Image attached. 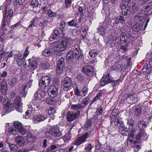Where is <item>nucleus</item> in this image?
<instances>
[{"mask_svg": "<svg viewBox=\"0 0 152 152\" xmlns=\"http://www.w3.org/2000/svg\"><path fill=\"white\" fill-rule=\"evenodd\" d=\"M120 42L121 43H126L127 39V37L126 34L125 33H122L119 37Z\"/></svg>", "mask_w": 152, "mask_h": 152, "instance_id": "nucleus-33", "label": "nucleus"}, {"mask_svg": "<svg viewBox=\"0 0 152 152\" xmlns=\"http://www.w3.org/2000/svg\"><path fill=\"white\" fill-rule=\"evenodd\" d=\"M115 44L114 37L111 35L109 36L107 39V44L109 45L110 47H112L115 45Z\"/></svg>", "mask_w": 152, "mask_h": 152, "instance_id": "nucleus-26", "label": "nucleus"}, {"mask_svg": "<svg viewBox=\"0 0 152 152\" xmlns=\"http://www.w3.org/2000/svg\"><path fill=\"white\" fill-rule=\"evenodd\" d=\"M7 85H0L1 89V91L3 94H4L7 93Z\"/></svg>", "mask_w": 152, "mask_h": 152, "instance_id": "nucleus-44", "label": "nucleus"}, {"mask_svg": "<svg viewBox=\"0 0 152 152\" xmlns=\"http://www.w3.org/2000/svg\"><path fill=\"white\" fill-rule=\"evenodd\" d=\"M74 92L75 95L77 96H81V91H79L78 88L76 87L74 89Z\"/></svg>", "mask_w": 152, "mask_h": 152, "instance_id": "nucleus-59", "label": "nucleus"}, {"mask_svg": "<svg viewBox=\"0 0 152 152\" xmlns=\"http://www.w3.org/2000/svg\"><path fill=\"white\" fill-rule=\"evenodd\" d=\"M123 69V66L121 64H118L115 66L114 69L116 70H118V71L121 72Z\"/></svg>", "mask_w": 152, "mask_h": 152, "instance_id": "nucleus-56", "label": "nucleus"}, {"mask_svg": "<svg viewBox=\"0 0 152 152\" xmlns=\"http://www.w3.org/2000/svg\"><path fill=\"white\" fill-rule=\"evenodd\" d=\"M77 20L75 19H73L71 21L67 22V24L69 26H75L77 25Z\"/></svg>", "mask_w": 152, "mask_h": 152, "instance_id": "nucleus-41", "label": "nucleus"}, {"mask_svg": "<svg viewBox=\"0 0 152 152\" xmlns=\"http://www.w3.org/2000/svg\"><path fill=\"white\" fill-rule=\"evenodd\" d=\"M45 102L48 104L50 105L54 104L55 103V102L52 98H47L45 99Z\"/></svg>", "mask_w": 152, "mask_h": 152, "instance_id": "nucleus-52", "label": "nucleus"}, {"mask_svg": "<svg viewBox=\"0 0 152 152\" xmlns=\"http://www.w3.org/2000/svg\"><path fill=\"white\" fill-rule=\"evenodd\" d=\"M77 114L76 113H73L71 112H68L67 113L66 118L69 121H72L77 118Z\"/></svg>", "mask_w": 152, "mask_h": 152, "instance_id": "nucleus-20", "label": "nucleus"}, {"mask_svg": "<svg viewBox=\"0 0 152 152\" xmlns=\"http://www.w3.org/2000/svg\"><path fill=\"white\" fill-rule=\"evenodd\" d=\"M45 95V93L44 91H38L35 94L34 97L36 99H41L44 97Z\"/></svg>", "mask_w": 152, "mask_h": 152, "instance_id": "nucleus-22", "label": "nucleus"}, {"mask_svg": "<svg viewBox=\"0 0 152 152\" xmlns=\"http://www.w3.org/2000/svg\"><path fill=\"white\" fill-rule=\"evenodd\" d=\"M28 61L29 63V65L30 66L32 69L34 70L37 68L38 66L37 62L33 58L29 59Z\"/></svg>", "mask_w": 152, "mask_h": 152, "instance_id": "nucleus-19", "label": "nucleus"}, {"mask_svg": "<svg viewBox=\"0 0 152 152\" xmlns=\"http://www.w3.org/2000/svg\"><path fill=\"white\" fill-rule=\"evenodd\" d=\"M13 11L11 9L8 8L7 6L4 7L3 10V19L2 22V29L5 30L6 27L9 25L10 20L13 15Z\"/></svg>", "mask_w": 152, "mask_h": 152, "instance_id": "nucleus-2", "label": "nucleus"}, {"mask_svg": "<svg viewBox=\"0 0 152 152\" xmlns=\"http://www.w3.org/2000/svg\"><path fill=\"white\" fill-rule=\"evenodd\" d=\"M137 125L140 131H144V129L146 127V123L142 119L139 121Z\"/></svg>", "mask_w": 152, "mask_h": 152, "instance_id": "nucleus-27", "label": "nucleus"}, {"mask_svg": "<svg viewBox=\"0 0 152 152\" xmlns=\"http://www.w3.org/2000/svg\"><path fill=\"white\" fill-rule=\"evenodd\" d=\"M53 50L52 49H47L44 50L42 52V55L46 57L49 56L53 54Z\"/></svg>", "mask_w": 152, "mask_h": 152, "instance_id": "nucleus-31", "label": "nucleus"}, {"mask_svg": "<svg viewBox=\"0 0 152 152\" xmlns=\"http://www.w3.org/2000/svg\"><path fill=\"white\" fill-rule=\"evenodd\" d=\"M18 81V79L16 77H12L9 82L10 86L12 87H14L17 83Z\"/></svg>", "mask_w": 152, "mask_h": 152, "instance_id": "nucleus-34", "label": "nucleus"}, {"mask_svg": "<svg viewBox=\"0 0 152 152\" xmlns=\"http://www.w3.org/2000/svg\"><path fill=\"white\" fill-rule=\"evenodd\" d=\"M107 21H104L102 25H99L98 27L97 28V32L102 36L106 35L107 32V29L103 25H104V24H106Z\"/></svg>", "mask_w": 152, "mask_h": 152, "instance_id": "nucleus-12", "label": "nucleus"}, {"mask_svg": "<svg viewBox=\"0 0 152 152\" xmlns=\"http://www.w3.org/2000/svg\"><path fill=\"white\" fill-rule=\"evenodd\" d=\"M90 99L87 97L83 98L81 102V104L82 105L83 107L86 106L90 102Z\"/></svg>", "mask_w": 152, "mask_h": 152, "instance_id": "nucleus-35", "label": "nucleus"}, {"mask_svg": "<svg viewBox=\"0 0 152 152\" xmlns=\"http://www.w3.org/2000/svg\"><path fill=\"white\" fill-rule=\"evenodd\" d=\"M71 41L70 38L64 35L61 37L59 41L52 42L51 45L55 52H60L66 50Z\"/></svg>", "mask_w": 152, "mask_h": 152, "instance_id": "nucleus-1", "label": "nucleus"}, {"mask_svg": "<svg viewBox=\"0 0 152 152\" xmlns=\"http://www.w3.org/2000/svg\"><path fill=\"white\" fill-rule=\"evenodd\" d=\"M115 125L119 128H122L123 130L127 129V128L125 127L123 121L121 119L116 118L114 122Z\"/></svg>", "mask_w": 152, "mask_h": 152, "instance_id": "nucleus-14", "label": "nucleus"}, {"mask_svg": "<svg viewBox=\"0 0 152 152\" xmlns=\"http://www.w3.org/2000/svg\"><path fill=\"white\" fill-rule=\"evenodd\" d=\"M146 17L141 15L140 14L136 15L134 18V20L137 22H141L143 23L145 22Z\"/></svg>", "mask_w": 152, "mask_h": 152, "instance_id": "nucleus-17", "label": "nucleus"}, {"mask_svg": "<svg viewBox=\"0 0 152 152\" xmlns=\"http://www.w3.org/2000/svg\"><path fill=\"white\" fill-rule=\"evenodd\" d=\"M102 93H101L99 92L92 100V102H94L100 99V98L102 95Z\"/></svg>", "mask_w": 152, "mask_h": 152, "instance_id": "nucleus-55", "label": "nucleus"}, {"mask_svg": "<svg viewBox=\"0 0 152 152\" xmlns=\"http://www.w3.org/2000/svg\"><path fill=\"white\" fill-rule=\"evenodd\" d=\"M134 115L136 116H140L141 113L140 107L139 105H135L133 107Z\"/></svg>", "mask_w": 152, "mask_h": 152, "instance_id": "nucleus-28", "label": "nucleus"}, {"mask_svg": "<svg viewBox=\"0 0 152 152\" xmlns=\"http://www.w3.org/2000/svg\"><path fill=\"white\" fill-rule=\"evenodd\" d=\"M16 61L18 64L21 66L23 64V62L25 60V58L21 54H18L15 57Z\"/></svg>", "mask_w": 152, "mask_h": 152, "instance_id": "nucleus-18", "label": "nucleus"}, {"mask_svg": "<svg viewBox=\"0 0 152 152\" xmlns=\"http://www.w3.org/2000/svg\"><path fill=\"white\" fill-rule=\"evenodd\" d=\"M92 147V145L91 143L88 144V145L85 148L86 152H89L91 151Z\"/></svg>", "mask_w": 152, "mask_h": 152, "instance_id": "nucleus-60", "label": "nucleus"}, {"mask_svg": "<svg viewBox=\"0 0 152 152\" xmlns=\"http://www.w3.org/2000/svg\"><path fill=\"white\" fill-rule=\"evenodd\" d=\"M40 80L45 84H47L48 85L50 82L49 77L48 76L42 77Z\"/></svg>", "mask_w": 152, "mask_h": 152, "instance_id": "nucleus-42", "label": "nucleus"}, {"mask_svg": "<svg viewBox=\"0 0 152 152\" xmlns=\"http://www.w3.org/2000/svg\"><path fill=\"white\" fill-rule=\"evenodd\" d=\"M47 118V115L44 113H39L35 115L33 118V121L35 123L36 121L40 122L44 121Z\"/></svg>", "mask_w": 152, "mask_h": 152, "instance_id": "nucleus-8", "label": "nucleus"}, {"mask_svg": "<svg viewBox=\"0 0 152 152\" xmlns=\"http://www.w3.org/2000/svg\"><path fill=\"white\" fill-rule=\"evenodd\" d=\"M72 0H65V2L66 7L69 8L70 7L72 3Z\"/></svg>", "mask_w": 152, "mask_h": 152, "instance_id": "nucleus-62", "label": "nucleus"}, {"mask_svg": "<svg viewBox=\"0 0 152 152\" xmlns=\"http://www.w3.org/2000/svg\"><path fill=\"white\" fill-rule=\"evenodd\" d=\"M39 86L40 88L42 89L46 88L48 85L47 84L45 83L44 82H42L41 80L39 83Z\"/></svg>", "mask_w": 152, "mask_h": 152, "instance_id": "nucleus-45", "label": "nucleus"}, {"mask_svg": "<svg viewBox=\"0 0 152 152\" xmlns=\"http://www.w3.org/2000/svg\"><path fill=\"white\" fill-rule=\"evenodd\" d=\"M142 28V25L141 23H137L134 26L133 28V30L135 31H139Z\"/></svg>", "mask_w": 152, "mask_h": 152, "instance_id": "nucleus-36", "label": "nucleus"}, {"mask_svg": "<svg viewBox=\"0 0 152 152\" xmlns=\"http://www.w3.org/2000/svg\"><path fill=\"white\" fill-rule=\"evenodd\" d=\"M138 7L137 6V4L133 2L132 3V9L133 11L134 12H136L138 10Z\"/></svg>", "mask_w": 152, "mask_h": 152, "instance_id": "nucleus-63", "label": "nucleus"}, {"mask_svg": "<svg viewBox=\"0 0 152 152\" xmlns=\"http://www.w3.org/2000/svg\"><path fill=\"white\" fill-rule=\"evenodd\" d=\"M4 109L7 112H10L13 110V105L10 102L8 101L4 105Z\"/></svg>", "mask_w": 152, "mask_h": 152, "instance_id": "nucleus-23", "label": "nucleus"}, {"mask_svg": "<svg viewBox=\"0 0 152 152\" xmlns=\"http://www.w3.org/2000/svg\"><path fill=\"white\" fill-rule=\"evenodd\" d=\"M128 97L132 101L135 99H138L137 96L135 94H129L128 95Z\"/></svg>", "mask_w": 152, "mask_h": 152, "instance_id": "nucleus-47", "label": "nucleus"}, {"mask_svg": "<svg viewBox=\"0 0 152 152\" xmlns=\"http://www.w3.org/2000/svg\"><path fill=\"white\" fill-rule=\"evenodd\" d=\"M73 127V126H72L71 127H70L69 128H68V129H69V131L66 133L64 136L63 137V138L64 142L67 141L71 139V133L70 131L71 130Z\"/></svg>", "mask_w": 152, "mask_h": 152, "instance_id": "nucleus-30", "label": "nucleus"}, {"mask_svg": "<svg viewBox=\"0 0 152 152\" xmlns=\"http://www.w3.org/2000/svg\"><path fill=\"white\" fill-rule=\"evenodd\" d=\"M63 88L65 90H69L71 87L72 83L71 79L68 77H66L63 82Z\"/></svg>", "mask_w": 152, "mask_h": 152, "instance_id": "nucleus-11", "label": "nucleus"}, {"mask_svg": "<svg viewBox=\"0 0 152 152\" xmlns=\"http://www.w3.org/2000/svg\"><path fill=\"white\" fill-rule=\"evenodd\" d=\"M58 128L57 124L52 127L53 136L59 137L62 135L61 132L59 130Z\"/></svg>", "mask_w": 152, "mask_h": 152, "instance_id": "nucleus-16", "label": "nucleus"}, {"mask_svg": "<svg viewBox=\"0 0 152 152\" xmlns=\"http://www.w3.org/2000/svg\"><path fill=\"white\" fill-rule=\"evenodd\" d=\"M19 132L22 135H24L26 134V131L24 127L22 126L20 129L18 130Z\"/></svg>", "mask_w": 152, "mask_h": 152, "instance_id": "nucleus-61", "label": "nucleus"}, {"mask_svg": "<svg viewBox=\"0 0 152 152\" xmlns=\"http://www.w3.org/2000/svg\"><path fill=\"white\" fill-rule=\"evenodd\" d=\"M112 78L109 73L104 75L101 79L100 85L102 86H104L106 84L111 83L112 81Z\"/></svg>", "mask_w": 152, "mask_h": 152, "instance_id": "nucleus-5", "label": "nucleus"}, {"mask_svg": "<svg viewBox=\"0 0 152 152\" xmlns=\"http://www.w3.org/2000/svg\"><path fill=\"white\" fill-rule=\"evenodd\" d=\"M82 70L88 75L92 76L93 75V69L91 65L86 66L83 68Z\"/></svg>", "mask_w": 152, "mask_h": 152, "instance_id": "nucleus-13", "label": "nucleus"}, {"mask_svg": "<svg viewBox=\"0 0 152 152\" xmlns=\"http://www.w3.org/2000/svg\"><path fill=\"white\" fill-rule=\"evenodd\" d=\"M21 98L19 96H16L14 102V105L16 109V110L19 112L22 113V107L20 106Z\"/></svg>", "mask_w": 152, "mask_h": 152, "instance_id": "nucleus-9", "label": "nucleus"}, {"mask_svg": "<svg viewBox=\"0 0 152 152\" xmlns=\"http://www.w3.org/2000/svg\"><path fill=\"white\" fill-rule=\"evenodd\" d=\"M75 57L77 60H81L83 57V55L81 50L77 45H75L73 48Z\"/></svg>", "mask_w": 152, "mask_h": 152, "instance_id": "nucleus-6", "label": "nucleus"}, {"mask_svg": "<svg viewBox=\"0 0 152 152\" xmlns=\"http://www.w3.org/2000/svg\"><path fill=\"white\" fill-rule=\"evenodd\" d=\"M62 33L59 30L58 31V29H54L53 30V35H54L55 36H56V37H59L60 36V34L61 33Z\"/></svg>", "mask_w": 152, "mask_h": 152, "instance_id": "nucleus-54", "label": "nucleus"}, {"mask_svg": "<svg viewBox=\"0 0 152 152\" xmlns=\"http://www.w3.org/2000/svg\"><path fill=\"white\" fill-rule=\"evenodd\" d=\"M91 124L92 122L90 120L88 121L85 126V130H87L90 129L91 127Z\"/></svg>", "mask_w": 152, "mask_h": 152, "instance_id": "nucleus-53", "label": "nucleus"}, {"mask_svg": "<svg viewBox=\"0 0 152 152\" xmlns=\"http://www.w3.org/2000/svg\"><path fill=\"white\" fill-rule=\"evenodd\" d=\"M121 23V24H124L125 23L124 18L122 16H118L115 19V23L116 24H118Z\"/></svg>", "mask_w": 152, "mask_h": 152, "instance_id": "nucleus-32", "label": "nucleus"}, {"mask_svg": "<svg viewBox=\"0 0 152 152\" xmlns=\"http://www.w3.org/2000/svg\"><path fill=\"white\" fill-rule=\"evenodd\" d=\"M90 136V134L86 133L82 136L79 137L75 142V144L79 145L84 142L86 139Z\"/></svg>", "mask_w": 152, "mask_h": 152, "instance_id": "nucleus-10", "label": "nucleus"}, {"mask_svg": "<svg viewBox=\"0 0 152 152\" xmlns=\"http://www.w3.org/2000/svg\"><path fill=\"white\" fill-rule=\"evenodd\" d=\"M15 142L19 146H23L25 144V140L23 137L18 136L15 138Z\"/></svg>", "mask_w": 152, "mask_h": 152, "instance_id": "nucleus-21", "label": "nucleus"}, {"mask_svg": "<svg viewBox=\"0 0 152 152\" xmlns=\"http://www.w3.org/2000/svg\"><path fill=\"white\" fill-rule=\"evenodd\" d=\"M64 63V59L63 57H61L58 60L56 68V72L58 74H61L63 72Z\"/></svg>", "mask_w": 152, "mask_h": 152, "instance_id": "nucleus-7", "label": "nucleus"}, {"mask_svg": "<svg viewBox=\"0 0 152 152\" xmlns=\"http://www.w3.org/2000/svg\"><path fill=\"white\" fill-rule=\"evenodd\" d=\"M99 53V51L98 50L92 49L89 51V54L91 57L94 58Z\"/></svg>", "mask_w": 152, "mask_h": 152, "instance_id": "nucleus-38", "label": "nucleus"}, {"mask_svg": "<svg viewBox=\"0 0 152 152\" xmlns=\"http://www.w3.org/2000/svg\"><path fill=\"white\" fill-rule=\"evenodd\" d=\"M88 91V88L87 87L85 86L82 89L81 91V96L84 97L85 96L87 93Z\"/></svg>", "mask_w": 152, "mask_h": 152, "instance_id": "nucleus-43", "label": "nucleus"}, {"mask_svg": "<svg viewBox=\"0 0 152 152\" xmlns=\"http://www.w3.org/2000/svg\"><path fill=\"white\" fill-rule=\"evenodd\" d=\"M74 52L72 50L69 51L66 55V61L68 62H72L74 59Z\"/></svg>", "mask_w": 152, "mask_h": 152, "instance_id": "nucleus-24", "label": "nucleus"}, {"mask_svg": "<svg viewBox=\"0 0 152 152\" xmlns=\"http://www.w3.org/2000/svg\"><path fill=\"white\" fill-rule=\"evenodd\" d=\"M66 22L64 21L61 22L59 26V31L61 32H63L65 29Z\"/></svg>", "mask_w": 152, "mask_h": 152, "instance_id": "nucleus-39", "label": "nucleus"}, {"mask_svg": "<svg viewBox=\"0 0 152 152\" xmlns=\"http://www.w3.org/2000/svg\"><path fill=\"white\" fill-rule=\"evenodd\" d=\"M131 0H123L120 4V8L122 10V14L127 16L131 13L130 2Z\"/></svg>", "mask_w": 152, "mask_h": 152, "instance_id": "nucleus-3", "label": "nucleus"}, {"mask_svg": "<svg viewBox=\"0 0 152 152\" xmlns=\"http://www.w3.org/2000/svg\"><path fill=\"white\" fill-rule=\"evenodd\" d=\"M147 138V134L144 131H140L139 133L136 136V138L138 140H146Z\"/></svg>", "mask_w": 152, "mask_h": 152, "instance_id": "nucleus-15", "label": "nucleus"}, {"mask_svg": "<svg viewBox=\"0 0 152 152\" xmlns=\"http://www.w3.org/2000/svg\"><path fill=\"white\" fill-rule=\"evenodd\" d=\"M39 4V2L38 0H32L31 4V6L33 8L37 7Z\"/></svg>", "mask_w": 152, "mask_h": 152, "instance_id": "nucleus-50", "label": "nucleus"}, {"mask_svg": "<svg viewBox=\"0 0 152 152\" xmlns=\"http://www.w3.org/2000/svg\"><path fill=\"white\" fill-rule=\"evenodd\" d=\"M42 107V102H35L33 105V108L35 111L41 108Z\"/></svg>", "mask_w": 152, "mask_h": 152, "instance_id": "nucleus-37", "label": "nucleus"}, {"mask_svg": "<svg viewBox=\"0 0 152 152\" xmlns=\"http://www.w3.org/2000/svg\"><path fill=\"white\" fill-rule=\"evenodd\" d=\"M80 104H72L71 105V108L73 110H78L83 108Z\"/></svg>", "mask_w": 152, "mask_h": 152, "instance_id": "nucleus-40", "label": "nucleus"}, {"mask_svg": "<svg viewBox=\"0 0 152 152\" xmlns=\"http://www.w3.org/2000/svg\"><path fill=\"white\" fill-rule=\"evenodd\" d=\"M8 143L9 148L11 151H14L18 148V146L17 145L10 143Z\"/></svg>", "mask_w": 152, "mask_h": 152, "instance_id": "nucleus-49", "label": "nucleus"}, {"mask_svg": "<svg viewBox=\"0 0 152 152\" xmlns=\"http://www.w3.org/2000/svg\"><path fill=\"white\" fill-rule=\"evenodd\" d=\"M134 137H128L127 139V145L129 147H133L135 145V141L134 140Z\"/></svg>", "mask_w": 152, "mask_h": 152, "instance_id": "nucleus-25", "label": "nucleus"}, {"mask_svg": "<svg viewBox=\"0 0 152 152\" xmlns=\"http://www.w3.org/2000/svg\"><path fill=\"white\" fill-rule=\"evenodd\" d=\"M9 133L10 134H16L15 129L13 127H11L8 129Z\"/></svg>", "mask_w": 152, "mask_h": 152, "instance_id": "nucleus-57", "label": "nucleus"}, {"mask_svg": "<svg viewBox=\"0 0 152 152\" xmlns=\"http://www.w3.org/2000/svg\"><path fill=\"white\" fill-rule=\"evenodd\" d=\"M58 91V86L53 85L51 86L48 90V95L52 98L56 96Z\"/></svg>", "mask_w": 152, "mask_h": 152, "instance_id": "nucleus-4", "label": "nucleus"}, {"mask_svg": "<svg viewBox=\"0 0 152 152\" xmlns=\"http://www.w3.org/2000/svg\"><path fill=\"white\" fill-rule=\"evenodd\" d=\"M47 14H48V15L50 17H53L56 14L55 13L53 12L50 10H49Z\"/></svg>", "mask_w": 152, "mask_h": 152, "instance_id": "nucleus-64", "label": "nucleus"}, {"mask_svg": "<svg viewBox=\"0 0 152 152\" xmlns=\"http://www.w3.org/2000/svg\"><path fill=\"white\" fill-rule=\"evenodd\" d=\"M14 124L15 128L16 129H18V130H19L22 126L21 124L18 121L15 122Z\"/></svg>", "mask_w": 152, "mask_h": 152, "instance_id": "nucleus-51", "label": "nucleus"}, {"mask_svg": "<svg viewBox=\"0 0 152 152\" xmlns=\"http://www.w3.org/2000/svg\"><path fill=\"white\" fill-rule=\"evenodd\" d=\"M126 131L129 132L128 136L134 137V134H135L136 131L135 128L133 127H130L129 126L128 130H126Z\"/></svg>", "mask_w": 152, "mask_h": 152, "instance_id": "nucleus-29", "label": "nucleus"}, {"mask_svg": "<svg viewBox=\"0 0 152 152\" xmlns=\"http://www.w3.org/2000/svg\"><path fill=\"white\" fill-rule=\"evenodd\" d=\"M56 108H54L50 107L48 108V115H51L55 113L56 112Z\"/></svg>", "mask_w": 152, "mask_h": 152, "instance_id": "nucleus-46", "label": "nucleus"}, {"mask_svg": "<svg viewBox=\"0 0 152 152\" xmlns=\"http://www.w3.org/2000/svg\"><path fill=\"white\" fill-rule=\"evenodd\" d=\"M53 132L52 127L50 129L48 130L46 132V135L47 137L50 138L51 137L53 136Z\"/></svg>", "mask_w": 152, "mask_h": 152, "instance_id": "nucleus-48", "label": "nucleus"}, {"mask_svg": "<svg viewBox=\"0 0 152 152\" xmlns=\"http://www.w3.org/2000/svg\"><path fill=\"white\" fill-rule=\"evenodd\" d=\"M134 121L132 118H130L128 120L127 125H129L130 127H133L134 124Z\"/></svg>", "mask_w": 152, "mask_h": 152, "instance_id": "nucleus-58", "label": "nucleus"}]
</instances>
